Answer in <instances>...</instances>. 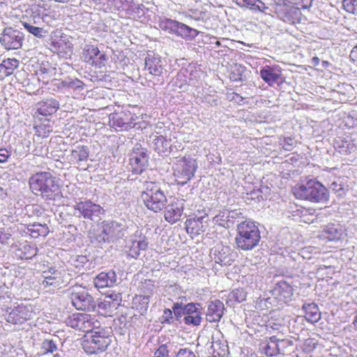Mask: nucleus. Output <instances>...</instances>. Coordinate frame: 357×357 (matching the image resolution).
<instances>
[{"label": "nucleus", "instance_id": "nucleus-9", "mask_svg": "<svg viewBox=\"0 0 357 357\" xmlns=\"http://www.w3.org/2000/svg\"><path fill=\"white\" fill-rule=\"evenodd\" d=\"M126 226L124 223L117 221H103L102 232L97 237L98 242H110L124 236Z\"/></svg>", "mask_w": 357, "mask_h": 357}, {"label": "nucleus", "instance_id": "nucleus-6", "mask_svg": "<svg viewBox=\"0 0 357 357\" xmlns=\"http://www.w3.org/2000/svg\"><path fill=\"white\" fill-rule=\"evenodd\" d=\"M160 29L170 34H175L185 40H192L199 33L198 31L186 24L165 17H160L158 22Z\"/></svg>", "mask_w": 357, "mask_h": 357}, {"label": "nucleus", "instance_id": "nucleus-41", "mask_svg": "<svg viewBox=\"0 0 357 357\" xmlns=\"http://www.w3.org/2000/svg\"><path fill=\"white\" fill-rule=\"evenodd\" d=\"M83 313L73 314L67 320L68 326L71 328L82 331L83 328Z\"/></svg>", "mask_w": 357, "mask_h": 357}, {"label": "nucleus", "instance_id": "nucleus-62", "mask_svg": "<svg viewBox=\"0 0 357 357\" xmlns=\"http://www.w3.org/2000/svg\"><path fill=\"white\" fill-rule=\"evenodd\" d=\"M98 307L100 309H105V310H116V308L115 307H113V305L110 303V301H108L106 298H105V300L98 304Z\"/></svg>", "mask_w": 357, "mask_h": 357}, {"label": "nucleus", "instance_id": "nucleus-31", "mask_svg": "<svg viewBox=\"0 0 357 357\" xmlns=\"http://www.w3.org/2000/svg\"><path fill=\"white\" fill-rule=\"evenodd\" d=\"M153 149L159 154H167L170 151V141L162 135H155L153 139Z\"/></svg>", "mask_w": 357, "mask_h": 357}, {"label": "nucleus", "instance_id": "nucleus-1", "mask_svg": "<svg viewBox=\"0 0 357 357\" xmlns=\"http://www.w3.org/2000/svg\"><path fill=\"white\" fill-rule=\"evenodd\" d=\"M260 239V231L255 222L242 220L237 225L235 244L238 250H252L258 245Z\"/></svg>", "mask_w": 357, "mask_h": 357}, {"label": "nucleus", "instance_id": "nucleus-60", "mask_svg": "<svg viewBox=\"0 0 357 357\" xmlns=\"http://www.w3.org/2000/svg\"><path fill=\"white\" fill-rule=\"evenodd\" d=\"M51 39H52V42H51V45H51V47H50L51 51L53 52H59L61 50V45L63 43V40H53L52 38Z\"/></svg>", "mask_w": 357, "mask_h": 357}, {"label": "nucleus", "instance_id": "nucleus-58", "mask_svg": "<svg viewBox=\"0 0 357 357\" xmlns=\"http://www.w3.org/2000/svg\"><path fill=\"white\" fill-rule=\"evenodd\" d=\"M173 310H171L169 309H165L163 312L162 314V319L164 322H167L169 324L174 322V317L172 315L173 314Z\"/></svg>", "mask_w": 357, "mask_h": 357}, {"label": "nucleus", "instance_id": "nucleus-38", "mask_svg": "<svg viewBox=\"0 0 357 357\" xmlns=\"http://www.w3.org/2000/svg\"><path fill=\"white\" fill-rule=\"evenodd\" d=\"M147 246L148 243L146 240L135 241L129 249L128 255L136 259L140 255V251L145 250Z\"/></svg>", "mask_w": 357, "mask_h": 357}, {"label": "nucleus", "instance_id": "nucleus-15", "mask_svg": "<svg viewBox=\"0 0 357 357\" xmlns=\"http://www.w3.org/2000/svg\"><path fill=\"white\" fill-rule=\"evenodd\" d=\"M82 57L85 62L100 68L105 66L107 60L104 53H101L98 48L93 45H86L83 50Z\"/></svg>", "mask_w": 357, "mask_h": 357}, {"label": "nucleus", "instance_id": "nucleus-52", "mask_svg": "<svg viewBox=\"0 0 357 357\" xmlns=\"http://www.w3.org/2000/svg\"><path fill=\"white\" fill-rule=\"evenodd\" d=\"M106 299L113 305V307L117 308L121 302V294H112L105 296Z\"/></svg>", "mask_w": 357, "mask_h": 357}, {"label": "nucleus", "instance_id": "nucleus-20", "mask_svg": "<svg viewBox=\"0 0 357 357\" xmlns=\"http://www.w3.org/2000/svg\"><path fill=\"white\" fill-rule=\"evenodd\" d=\"M208 217L206 213L200 216L190 218L185 222V228L188 234L198 235L205 231L208 225Z\"/></svg>", "mask_w": 357, "mask_h": 357}, {"label": "nucleus", "instance_id": "nucleus-17", "mask_svg": "<svg viewBox=\"0 0 357 357\" xmlns=\"http://www.w3.org/2000/svg\"><path fill=\"white\" fill-rule=\"evenodd\" d=\"M185 200L175 198L167 206L165 211V218L170 223H174L180 220L184 208Z\"/></svg>", "mask_w": 357, "mask_h": 357}, {"label": "nucleus", "instance_id": "nucleus-57", "mask_svg": "<svg viewBox=\"0 0 357 357\" xmlns=\"http://www.w3.org/2000/svg\"><path fill=\"white\" fill-rule=\"evenodd\" d=\"M89 261L87 257L84 255H78L74 261V266L76 268L84 266Z\"/></svg>", "mask_w": 357, "mask_h": 357}, {"label": "nucleus", "instance_id": "nucleus-50", "mask_svg": "<svg viewBox=\"0 0 357 357\" xmlns=\"http://www.w3.org/2000/svg\"><path fill=\"white\" fill-rule=\"evenodd\" d=\"M173 312L177 320H180L183 317H185V305L175 303L172 307Z\"/></svg>", "mask_w": 357, "mask_h": 357}, {"label": "nucleus", "instance_id": "nucleus-36", "mask_svg": "<svg viewBox=\"0 0 357 357\" xmlns=\"http://www.w3.org/2000/svg\"><path fill=\"white\" fill-rule=\"evenodd\" d=\"M84 83L78 79L68 77L59 83L60 89H83Z\"/></svg>", "mask_w": 357, "mask_h": 357}, {"label": "nucleus", "instance_id": "nucleus-39", "mask_svg": "<svg viewBox=\"0 0 357 357\" xmlns=\"http://www.w3.org/2000/svg\"><path fill=\"white\" fill-rule=\"evenodd\" d=\"M27 229L33 238H37L39 236H45L48 233V227L45 225H29Z\"/></svg>", "mask_w": 357, "mask_h": 357}, {"label": "nucleus", "instance_id": "nucleus-3", "mask_svg": "<svg viewBox=\"0 0 357 357\" xmlns=\"http://www.w3.org/2000/svg\"><path fill=\"white\" fill-rule=\"evenodd\" d=\"M293 193L298 199L314 203H326L329 198L328 189L315 179L296 185Z\"/></svg>", "mask_w": 357, "mask_h": 357}, {"label": "nucleus", "instance_id": "nucleus-30", "mask_svg": "<svg viewBox=\"0 0 357 357\" xmlns=\"http://www.w3.org/2000/svg\"><path fill=\"white\" fill-rule=\"evenodd\" d=\"M280 70L275 67L266 66L260 70V76L268 85L273 86L280 77Z\"/></svg>", "mask_w": 357, "mask_h": 357}, {"label": "nucleus", "instance_id": "nucleus-11", "mask_svg": "<svg viewBox=\"0 0 357 357\" xmlns=\"http://www.w3.org/2000/svg\"><path fill=\"white\" fill-rule=\"evenodd\" d=\"M6 320L13 324H22L32 319L35 314L31 305H18L14 308H6Z\"/></svg>", "mask_w": 357, "mask_h": 357}, {"label": "nucleus", "instance_id": "nucleus-10", "mask_svg": "<svg viewBox=\"0 0 357 357\" xmlns=\"http://www.w3.org/2000/svg\"><path fill=\"white\" fill-rule=\"evenodd\" d=\"M137 116L130 111L124 110L111 114L109 116V126L116 131L128 130L136 124Z\"/></svg>", "mask_w": 357, "mask_h": 357}, {"label": "nucleus", "instance_id": "nucleus-34", "mask_svg": "<svg viewBox=\"0 0 357 357\" xmlns=\"http://www.w3.org/2000/svg\"><path fill=\"white\" fill-rule=\"evenodd\" d=\"M276 336L270 337L267 342L260 345V349L268 356H274L279 354L278 345L276 344Z\"/></svg>", "mask_w": 357, "mask_h": 357}, {"label": "nucleus", "instance_id": "nucleus-16", "mask_svg": "<svg viewBox=\"0 0 357 357\" xmlns=\"http://www.w3.org/2000/svg\"><path fill=\"white\" fill-rule=\"evenodd\" d=\"M201 304L198 303H190L185 305V317L183 319L187 325L199 326L202 320V312Z\"/></svg>", "mask_w": 357, "mask_h": 357}, {"label": "nucleus", "instance_id": "nucleus-40", "mask_svg": "<svg viewBox=\"0 0 357 357\" xmlns=\"http://www.w3.org/2000/svg\"><path fill=\"white\" fill-rule=\"evenodd\" d=\"M176 347L174 344L171 342H167L159 345L154 352V357H171L169 353Z\"/></svg>", "mask_w": 357, "mask_h": 357}, {"label": "nucleus", "instance_id": "nucleus-2", "mask_svg": "<svg viewBox=\"0 0 357 357\" xmlns=\"http://www.w3.org/2000/svg\"><path fill=\"white\" fill-rule=\"evenodd\" d=\"M31 190L45 200H54L59 190L55 177L49 172H38L29 178Z\"/></svg>", "mask_w": 357, "mask_h": 357}, {"label": "nucleus", "instance_id": "nucleus-47", "mask_svg": "<svg viewBox=\"0 0 357 357\" xmlns=\"http://www.w3.org/2000/svg\"><path fill=\"white\" fill-rule=\"evenodd\" d=\"M43 354L54 353L57 350V346L53 340H45L42 343Z\"/></svg>", "mask_w": 357, "mask_h": 357}, {"label": "nucleus", "instance_id": "nucleus-43", "mask_svg": "<svg viewBox=\"0 0 357 357\" xmlns=\"http://www.w3.org/2000/svg\"><path fill=\"white\" fill-rule=\"evenodd\" d=\"M211 349L213 351V353H216L218 356H225L227 351V345L225 343H222L220 341L214 340V337H213Z\"/></svg>", "mask_w": 357, "mask_h": 357}, {"label": "nucleus", "instance_id": "nucleus-44", "mask_svg": "<svg viewBox=\"0 0 357 357\" xmlns=\"http://www.w3.org/2000/svg\"><path fill=\"white\" fill-rule=\"evenodd\" d=\"M227 213L228 218L229 219V222L231 221V227L236 222H238L240 220L244 218L243 210L240 208L231 211L227 210Z\"/></svg>", "mask_w": 357, "mask_h": 357}, {"label": "nucleus", "instance_id": "nucleus-23", "mask_svg": "<svg viewBox=\"0 0 357 357\" xmlns=\"http://www.w3.org/2000/svg\"><path fill=\"white\" fill-rule=\"evenodd\" d=\"M145 70L151 75L160 76L164 70L161 57L153 52L148 53L145 58Z\"/></svg>", "mask_w": 357, "mask_h": 357}, {"label": "nucleus", "instance_id": "nucleus-26", "mask_svg": "<svg viewBox=\"0 0 357 357\" xmlns=\"http://www.w3.org/2000/svg\"><path fill=\"white\" fill-rule=\"evenodd\" d=\"M89 154V151L86 146L78 145L68 155V160L71 165L79 164L87 160Z\"/></svg>", "mask_w": 357, "mask_h": 357}, {"label": "nucleus", "instance_id": "nucleus-49", "mask_svg": "<svg viewBox=\"0 0 357 357\" xmlns=\"http://www.w3.org/2000/svg\"><path fill=\"white\" fill-rule=\"evenodd\" d=\"M229 296L231 299H234L235 301L241 303L245 300L246 292L243 289H236L231 292Z\"/></svg>", "mask_w": 357, "mask_h": 357}, {"label": "nucleus", "instance_id": "nucleus-48", "mask_svg": "<svg viewBox=\"0 0 357 357\" xmlns=\"http://www.w3.org/2000/svg\"><path fill=\"white\" fill-rule=\"evenodd\" d=\"M249 8L255 11L258 10L265 14H267L268 10H271L269 7L266 6L265 3L260 0L255 1Z\"/></svg>", "mask_w": 357, "mask_h": 357}, {"label": "nucleus", "instance_id": "nucleus-22", "mask_svg": "<svg viewBox=\"0 0 357 357\" xmlns=\"http://www.w3.org/2000/svg\"><path fill=\"white\" fill-rule=\"evenodd\" d=\"M43 277L40 285L44 289L50 288L49 291L59 287L63 282L61 272L53 267L50 268L48 271H44Z\"/></svg>", "mask_w": 357, "mask_h": 357}, {"label": "nucleus", "instance_id": "nucleus-32", "mask_svg": "<svg viewBox=\"0 0 357 357\" xmlns=\"http://www.w3.org/2000/svg\"><path fill=\"white\" fill-rule=\"evenodd\" d=\"M100 323L96 319L94 316H91L88 314H84L83 317V328L82 331L86 332V333H91L92 331H96L98 329H103L100 327Z\"/></svg>", "mask_w": 357, "mask_h": 357}, {"label": "nucleus", "instance_id": "nucleus-42", "mask_svg": "<svg viewBox=\"0 0 357 357\" xmlns=\"http://www.w3.org/2000/svg\"><path fill=\"white\" fill-rule=\"evenodd\" d=\"M213 222L215 225H218L225 228L230 227H231V221L229 222V219L228 218L227 210L220 211L218 215H216L215 217H213Z\"/></svg>", "mask_w": 357, "mask_h": 357}, {"label": "nucleus", "instance_id": "nucleus-29", "mask_svg": "<svg viewBox=\"0 0 357 357\" xmlns=\"http://www.w3.org/2000/svg\"><path fill=\"white\" fill-rule=\"evenodd\" d=\"M342 229L338 226L331 224L324 228L320 238L327 241H337L342 238Z\"/></svg>", "mask_w": 357, "mask_h": 357}, {"label": "nucleus", "instance_id": "nucleus-61", "mask_svg": "<svg viewBox=\"0 0 357 357\" xmlns=\"http://www.w3.org/2000/svg\"><path fill=\"white\" fill-rule=\"evenodd\" d=\"M43 22L47 23L50 26H55L56 19L52 17L51 15L46 14L42 17Z\"/></svg>", "mask_w": 357, "mask_h": 357}, {"label": "nucleus", "instance_id": "nucleus-55", "mask_svg": "<svg viewBox=\"0 0 357 357\" xmlns=\"http://www.w3.org/2000/svg\"><path fill=\"white\" fill-rule=\"evenodd\" d=\"M38 79L39 82H43V84H47L49 82L50 77H47V72L45 68H40L37 73Z\"/></svg>", "mask_w": 357, "mask_h": 357}, {"label": "nucleus", "instance_id": "nucleus-13", "mask_svg": "<svg viewBox=\"0 0 357 357\" xmlns=\"http://www.w3.org/2000/svg\"><path fill=\"white\" fill-rule=\"evenodd\" d=\"M23 40V33L10 27L4 29L0 36V43L8 50L21 48Z\"/></svg>", "mask_w": 357, "mask_h": 357}, {"label": "nucleus", "instance_id": "nucleus-56", "mask_svg": "<svg viewBox=\"0 0 357 357\" xmlns=\"http://www.w3.org/2000/svg\"><path fill=\"white\" fill-rule=\"evenodd\" d=\"M335 149L342 154H347L351 152L348 142H342L341 145L337 144Z\"/></svg>", "mask_w": 357, "mask_h": 357}, {"label": "nucleus", "instance_id": "nucleus-19", "mask_svg": "<svg viewBox=\"0 0 357 357\" xmlns=\"http://www.w3.org/2000/svg\"><path fill=\"white\" fill-rule=\"evenodd\" d=\"M293 287L286 281L281 280L276 283L271 290L273 296L280 302L287 303L291 301Z\"/></svg>", "mask_w": 357, "mask_h": 357}, {"label": "nucleus", "instance_id": "nucleus-64", "mask_svg": "<svg viewBox=\"0 0 357 357\" xmlns=\"http://www.w3.org/2000/svg\"><path fill=\"white\" fill-rule=\"evenodd\" d=\"M10 154L9 151L6 149H0V162L3 163L6 162L8 158L10 157Z\"/></svg>", "mask_w": 357, "mask_h": 357}, {"label": "nucleus", "instance_id": "nucleus-63", "mask_svg": "<svg viewBox=\"0 0 357 357\" xmlns=\"http://www.w3.org/2000/svg\"><path fill=\"white\" fill-rule=\"evenodd\" d=\"M294 145V141L290 137L284 138L283 143V148L286 151H291Z\"/></svg>", "mask_w": 357, "mask_h": 357}, {"label": "nucleus", "instance_id": "nucleus-27", "mask_svg": "<svg viewBox=\"0 0 357 357\" xmlns=\"http://www.w3.org/2000/svg\"><path fill=\"white\" fill-rule=\"evenodd\" d=\"M38 248L26 242L20 243L15 250V255L20 259H29L37 255Z\"/></svg>", "mask_w": 357, "mask_h": 357}, {"label": "nucleus", "instance_id": "nucleus-54", "mask_svg": "<svg viewBox=\"0 0 357 357\" xmlns=\"http://www.w3.org/2000/svg\"><path fill=\"white\" fill-rule=\"evenodd\" d=\"M175 357H196L195 354L188 348L180 349Z\"/></svg>", "mask_w": 357, "mask_h": 357}, {"label": "nucleus", "instance_id": "nucleus-28", "mask_svg": "<svg viewBox=\"0 0 357 357\" xmlns=\"http://www.w3.org/2000/svg\"><path fill=\"white\" fill-rule=\"evenodd\" d=\"M59 107V102L53 98L47 99L37 104V111L43 116H49L55 113Z\"/></svg>", "mask_w": 357, "mask_h": 357}, {"label": "nucleus", "instance_id": "nucleus-14", "mask_svg": "<svg viewBox=\"0 0 357 357\" xmlns=\"http://www.w3.org/2000/svg\"><path fill=\"white\" fill-rule=\"evenodd\" d=\"M274 9L278 17L289 24L296 23L298 21L301 15V12L297 7L285 3H277Z\"/></svg>", "mask_w": 357, "mask_h": 357}, {"label": "nucleus", "instance_id": "nucleus-51", "mask_svg": "<svg viewBox=\"0 0 357 357\" xmlns=\"http://www.w3.org/2000/svg\"><path fill=\"white\" fill-rule=\"evenodd\" d=\"M276 344L278 345L279 354L284 353L286 351L285 349L288 347L292 346V342L285 339H279L276 337Z\"/></svg>", "mask_w": 357, "mask_h": 357}, {"label": "nucleus", "instance_id": "nucleus-59", "mask_svg": "<svg viewBox=\"0 0 357 357\" xmlns=\"http://www.w3.org/2000/svg\"><path fill=\"white\" fill-rule=\"evenodd\" d=\"M132 154L135 155L139 158H144V159H147L148 160V155L146 154V152L140 146H137V147H135L133 149Z\"/></svg>", "mask_w": 357, "mask_h": 357}, {"label": "nucleus", "instance_id": "nucleus-4", "mask_svg": "<svg viewBox=\"0 0 357 357\" xmlns=\"http://www.w3.org/2000/svg\"><path fill=\"white\" fill-rule=\"evenodd\" d=\"M111 342L112 340L107 331L105 328L98 329L85 334L82 347L89 354H98L105 351Z\"/></svg>", "mask_w": 357, "mask_h": 357}, {"label": "nucleus", "instance_id": "nucleus-46", "mask_svg": "<svg viewBox=\"0 0 357 357\" xmlns=\"http://www.w3.org/2000/svg\"><path fill=\"white\" fill-rule=\"evenodd\" d=\"M342 6L347 13L357 15V0H343Z\"/></svg>", "mask_w": 357, "mask_h": 357}, {"label": "nucleus", "instance_id": "nucleus-33", "mask_svg": "<svg viewBox=\"0 0 357 357\" xmlns=\"http://www.w3.org/2000/svg\"><path fill=\"white\" fill-rule=\"evenodd\" d=\"M149 301V296H135L132 303V308L137 310L140 314H144L147 311Z\"/></svg>", "mask_w": 357, "mask_h": 357}, {"label": "nucleus", "instance_id": "nucleus-37", "mask_svg": "<svg viewBox=\"0 0 357 357\" xmlns=\"http://www.w3.org/2000/svg\"><path fill=\"white\" fill-rule=\"evenodd\" d=\"M130 165L132 167V172L134 174H140L143 172L144 167L147 165L148 160L144 158H139L135 155H131L130 158Z\"/></svg>", "mask_w": 357, "mask_h": 357}, {"label": "nucleus", "instance_id": "nucleus-24", "mask_svg": "<svg viewBox=\"0 0 357 357\" xmlns=\"http://www.w3.org/2000/svg\"><path fill=\"white\" fill-rule=\"evenodd\" d=\"M225 305L220 300L210 301L206 312V319L208 322H218L222 318Z\"/></svg>", "mask_w": 357, "mask_h": 357}, {"label": "nucleus", "instance_id": "nucleus-5", "mask_svg": "<svg viewBox=\"0 0 357 357\" xmlns=\"http://www.w3.org/2000/svg\"><path fill=\"white\" fill-rule=\"evenodd\" d=\"M146 207L155 213L162 211L167 203V199L160 187L155 183H147L146 190L141 195Z\"/></svg>", "mask_w": 357, "mask_h": 357}, {"label": "nucleus", "instance_id": "nucleus-35", "mask_svg": "<svg viewBox=\"0 0 357 357\" xmlns=\"http://www.w3.org/2000/svg\"><path fill=\"white\" fill-rule=\"evenodd\" d=\"M306 319L311 322H317L321 317L318 306L314 303L305 304L303 307Z\"/></svg>", "mask_w": 357, "mask_h": 357}, {"label": "nucleus", "instance_id": "nucleus-53", "mask_svg": "<svg viewBox=\"0 0 357 357\" xmlns=\"http://www.w3.org/2000/svg\"><path fill=\"white\" fill-rule=\"evenodd\" d=\"M292 3L301 7L303 9L309 8L312 6L313 0H290Z\"/></svg>", "mask_w": 357, "mask_h": 357}, {"label": "nucleus", "instance_id": "nucleus-7", "mask_svg": "<svg viewBox=\"0 0 357 357\" xmlns=\"http://www.w3.org/2000/svg\"><path fill=\"white\" fill-rule=\"evenodd\" d=\"M197 167L195 160L190 156L177 160L173 165L176 181L182 185L186 184L194 176Z\"/></svg>", "mask_w": 357, "mask_h": 357}, {"label": "nucleus", "instance_id": "nucleus-21", "mask_svg": "<svg viewBox=\"0 0 357 357\" xmlns=\"http://www.w3.org/2000/svg\"><path fill=\"white\" fill-rule=\"evenodd\" d=\"M211 258L221 266H228L233 261L229 247L218 245L211 250Z\"/></svg>", "mask_w": 357, "mask_h": 357}, {"label": "nucleus", "instance_id": "nucleus-12", "mask_svg": "<svg viewBox=\"0 0 357 357\" xmlns=\"http://www.w3.org/2000/svg\"><path fill=\"white\" fill-rule=\"evenodd\" d=\"M73 305L79 310L91 311L95 307L93 298L83 288L74 289L70 294Z\"/></svg>", "mask_w": 357, "mask_h": 357}, {"label": "nucleus", "instance_id": "nucleus-8", "mask_svg": "<svg viewBox=\"0 0 357 357\" xmlns=\"http://www.w3.org/2000/svg\"><path fill=\"white\" fill-rule=\"evenodd\" d=\"M74 210L75 215L93 222L100 220V216L105 213V210L102 206L91 200L77 202L74 206Z\"/></svg>", "mask_w": 357, "mask_h": 357}, {"label": "nucleus", "instance_id": "nucleus-45", "mask_svg": "<svg viewBox=\"0 0 357 357\" xmlns=\"http://www.w3.org/2000/svg\"><path fill=\"white\" fill-rule=\"evenodd\" d=\"M2 66L6 69V70L11 75L13 71L18 67L19 61L16 59H4L1 62Z\"/></svg>", "mask_w": 357, "mask_h": 357}, {"label": "nucleus", "instance_id": "nucleus-25", "mask_svg": "<svg viewBox=\"0 0 357 357\" xmlns=\"http://www.w3.org/2000/svg\"><path fill=\"white\" fill-rule=\"evenodd\" d=\"M117 277L114 271L100 273L93 280L94 285L98 289L112 287L116 282Z\"/></svg>", "mask_w": 357, "mask_h": 357}, {"label": "nucleus", "instance_id": "nucleus-18", "mask_svg": "<svg viewBox=\"0 0 357 357\" xmlns=\"http://www.w3.org/2000/svg\"><path fill=\"white\" fill-rule=\"evenodd\" d=\"M39 20V16H33V18L21 20L20 23L29 33L36 38H43L49 33L50 30L45 26H40Z\"/></svg>", "mask_w": 357, "mask_h": 357}]
</instances>
